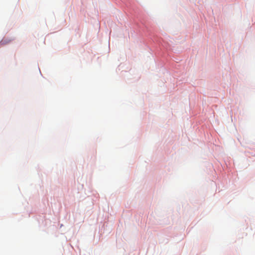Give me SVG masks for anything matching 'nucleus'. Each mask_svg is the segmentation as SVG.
<instances>
[{"instance_id": "obj_1", "label": "nucleus", "mask_w": 255, "mask_h": 255, "mask_svg": "<svg viewBox=\"0 0 255 255\" xmlns=\"http://www.w3.org/2000/svg\"><path fill=\"white\" fill-rule=\"evenodd\" d=\"M1 42V43H4L5 42V40H2Z\"/></svg>"}]
</instances>
